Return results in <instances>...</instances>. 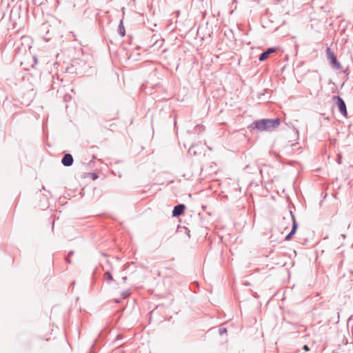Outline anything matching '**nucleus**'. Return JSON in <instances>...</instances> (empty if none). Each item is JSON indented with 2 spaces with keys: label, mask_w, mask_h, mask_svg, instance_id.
Listing matches in <instances>:
<instances>
[{
  "label": "nucleus",
  "mask_w": 353,
  "mask_h": 353,
  "mask_svg": "<svg viewBox=\"0 0 353 353\" xmlns=\"http://www.w3.org/2000/svg\"><path fill=\"white\" fill-rule=\"evenodd\" d=\"M290 214L292 216L293 224H292V230H291L290 232L285 236V239L286 241H290L292 238V236L296 233L297 228H298V223H296L295 217H294V214H292V211H290Z\"/></svg>",
  "instance_id": "4"
},
{
  "label": "nucleus",
  "mask_w": 353,
  "mask_h": 353,
  "mask_svg": "<svg viewBox=\"0 0 353 353\" xmlns=\"http://www.w3.org/2000/svg\"><path fill=\"white\" fill-rule=\"evenodd\" d=\"M281 121L279 118L273 119H263L254 121L251 127L259 131H272L280 125Z\"/></svg>",
  "instance_id": "1"
},
{
  "label": "nucleus",
  "mask_w": 353,
  "mask_h": 353,
  "mask_svg": "<svg viewBox=\"0 0 353 353\" xmlns=\"http://www.w3.org/2000/svg\"><path fill=\"white\" fill-rule=\"evenodd\" d=\"M276 49L274 48H270L267 50L263 52L259 57L260 61H265L272 53L274 52Z\"/></svg>",
  "instance_id": "7"
},
{
  "label": "nucleus",
  "mask_w": 353,
  "mask_h": 353,
  "mask_svg": "<svg viewBox=\"0 0 353 353\" xmlns=\"http://www.w3.org/2000/svg\"><path fill=\"white\" fill-rule=\"evenodd\" d=\"M351 319H352V318L350 317V318L349 319V321H348V323H347V327L349 326V323H350V321H351Z\"/></svg>",
  "instance_id": "17"
},
{
  "label": "nucleus",
  "mask_w": 353,
  "mask_h": 353,
  "mask_svg": "<svg viewBox=\"0 0 353 353\" xmlns=\"http://www.w3.org/2000/svg\"><path fill=\"white\" fill-rule=\"evenodd\" d=\"M73 162L74 159L70 154H65L61 159V163L65 167L71 166Z\"/></svg>",
  "instance_id": "6"
},
{
  "label": "nucleus",
  "mask_w": 353,
  "mask_h": 353,
  "mask_svg": "<svg viewBox=\"0 0 353 353\" xmlns=\"http://www.w3.org/2000/svg\"><path fill=\"white\" fill-rule=\"evenodd\" d=\"M130 293L129 291H125V292H122L121 293V296L123 298V299H126L128 298L129 296H130Z\"/></svg>",
  "instance_id": "10"
},
{
  "label": "nucleus",
  "mask_w": 353,
  "mask_h": 353,
  "mask_svg": "<svg viewBox=\"0 0 353 353\" xmlns=\"http://www.w3.org/2000/svg\"><path fill=\"white\" fill-rule=\"evenodd\" d=\"M122 280L123 281V282H125L127 280V277L126 276L123 277Z\"/></svg>",
  "instance_id": "16"
},
{
  "label": "nucleus",
  "mask_w": 353,
  "mask_h": 353,
  "mask_svg": "<svg viewBox=\"0 0 353 353\" xmlns=\"http://www.w3.org/2000/svg\"><path fill=\"white\" fill-rule=\"evenodd\" d=\"M118 33L121 36L123 37L125 34V27L123 26V19L120 20V23L118 26Z\"/></svg>",
  "instance_id": "8"
},
{
  "label": "nucleus",
  "mask_w": 353,
  "mask_h": 353,
  "mask_svg": "<svg viewBox=\"0 0 353 353\" xmlns=\"http://www.w3.org/2000/svg\"><path fill=\"white\" fill-rule=\"evenodd\" d=\"M104 279L106 281H110L113 280L112 275V274L109 271L105 272V274H104Z\"/></svg>",
  "instance_id": "9"
},
{
  "label": "nucleus",
  "mask_w": 353,
  "mask_h": 353,
  "mask_svg": "<svg viewBox=\"0 0 353 353\" xmlns=\"http://www.w3.org/2000/svg\"><path fill=\"white\" fill-rule=\"evenodd\" d=\"M65 260H66L68 263H71V261H70V259L68 256L66 257Z\"/></svg>",
  "instance_id": "14"
},
{
  "label": "nucleus",
  "mask_w": 353,
  "mask_h": 353,
  "mask_svg": "<svg viewBox=\"0 0 353 353\" xmlns=\"http://www.w3.org/2000/svg\"><path fill=\"white\" fill-rule=\"evenodd\" d=\"M227 332V329L225 327H220L219 329V333L220 335H223Z\"/></svg>",
  "instance_id": "11"
},
{
  "label": "nucleus",
  "mask_w": 353,
  "mask_h": 353,
  "mask_svg": "<svg viewBox=\"0 0 353 353\" xmlns=\"http://www.w3.org/2000/svg\"><path fill=\"white\" fill-rule=\"evenodd\" d=\"M333 99L334 101H336L339 110L341 112V114L343 116H344L345 117H347V112L346 105H345L344 100L339 96H334L333 97Z\"/></svg>",
  "instance_id": "3"
},
{
  "label": "nucleus",
  "mask_w": 353,
  "mask_h": 353,
  "mask_svg": "<svg viewBox=\"0 0 353 353\" xmlns=\"http://www.w3.org/2000/svg\"><path fill=\"white\" fill-rule=\"evenodd\" d=\"M327 59L330 61L333 68L336 70H341V65L337 60L336 56L334 54L333 52L331 50L330 48H327L326 49Z\"/></svg>",
  "instance_id": "2"
},
{
  "label": "nucleus",
  "mask_w": 353,
  "mask_h": 353,
  "mask_svg": "<svg viewBox=\"0 0 353 353\" xmlns=\"http://www.w3.org/2000/svg\"><path fill=\"white\" fill-rule=\"evenodd\" d=\"M92 176V179H96L98 178V176L96 173H91Z\"/></svg>",
  "instance_id": "13"
},
{
  "label": "nucleus",
  "mask_w": 353,
  "mask_h": 353,
  "mask_svg": "<svg viewBox=\"0 0 353 353\" xmlns=\"http://www.w3.org/2000/svg\"><path fill=\"white\" fill-rule=\"evenodd\" d=\"M303 349L305 351H306V352H307V351H309V350H310V347H308V345H304L303 346Z\"/></svg>",
  "instance_id": "12"
},
{
  "label": "nucleus",
  "mask_w": 353,
  "mask_h": 353,
  "mask_svg": "<svg viewBox=\"0 0 353 353\" xmlns=\"http://www.w3.org/2000/svg\"><path fill=\"white\" fill-rule=\"evenodd\" d=\"M73 253H74V252H73V251H70V252H68V256H70L72 255V254H73Z\"/></svg>",
  "instance_id": "15"
},
{
  "label": "nucleus",
  "mask_w": 353,
  "mask_h": 353,
  "mask_svg": "<svg viewBox=\"0 0 353 353\" xmlns=\"http://www.w3.org/2000/svg\"><path fill=\"white\" fill-rule=\"evenodd\" d=\"M114 301H115L116 303H119V301L118 299H115V300H114Z\"/></svg>",
  "instance_id": "18"
},
{
  "label": "nucleus",
  "mask_w": 353,
  "mask_h": 353,
  "mask_svg": "<svg viewBox=\"0 0 353 353\" xmlns=\"http://www.w3.org/2000/svg\"><path fill=\"white\" fill-rule=\"evenodd\" d=\"M185 210V205L183 203L179 204L174 207V209L172 210V216L173 217H178L183 214Z\"/></svg>",
  "instance_id": "5"
}]
</instances>
